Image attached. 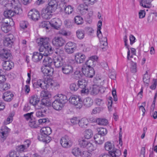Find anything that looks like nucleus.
Returning a JSON list of instances; mask_svg holds the SVG:
<instances>
[{
    "label": "nucleus",
    "mask_w": 157,
    "mask_h": 157,
    "mask_svg": "<svg viewBox=\"0 0 157 157\" xmlns=\"http://www.w3.org/2000/svg\"><path fill=\"white\" fill-rule=\"evenodd\" d=\"M49 42V38L48 37H41L37 39V42L40 46L39 51L40 52H44L45 55H49L52 53L53 49Z\"/></svg>",
    "instance_id": "1"
},
{
    "label": "nucleus",
    "mask_w": 157,
    "mask_h": 157,
    "mask_svg": "<svg viewBox=\"0 0 157 157\" xmlns=\"http://www.w3.org/2000/svg\"><path fill=\"white\" fill-rule=\"evenodd\" d=\"M51 105V102L46 99L42 100L41 103L38 105H36V116L39 118L44 117L46 112L45 106H49Z\"/></svg>",
    "instance_id": "2"
},
{
    "label": "nucleus",
    "mask_w": 157,
    "mask_h": 157,
    "mask_svg": "<svg viewBox=\"0 0 157 157\" xmlns=\"http://www.w3.org/2000/svg\"><path fill=\"white\" fill-rule=\"evenodd\" d=\"M80 145L83 147H85L90 151H93L96 149V147H94L93 144L88 141L86 138H82L79 140Z\"/></svg>",
    "instance_id": "3"
},
{
    "label": "nucleus",
    "mask_w": 157,
    "mask_h": 157,
    "mask_svg": "<svg viewBox=\"0 0 157 157\" xmlns=\"http://www.w3.org/2000/svg\"><path fill=\"white\" fill-rule=\"evenodd\" d=\"M69 102L74 105L77 109H80L82 106V101L80 98L76 95H73L69 99Z\"/></svg>",
    "instance_id": "4"
},
{
    "label": "nucleus",
    "mask_w": 157,
    "mask_h": 157,
    "mask_svg": "<svg viewBox=\"0 0 157 157\" xmlns=\"http://www.w3.org/2000/svg\"><path fill=\"white\" fill-rule=\"evenodd\" d=\"M15 38L14 36L12 34H9L4 38L3 44L4 46L11 48L13 45Z\"/></svg>",
    "instance_id": "5"
},
{
    "label": "nucleus",
    "mask_w": 157,
    "mask_h": 157,
    "mask_svg": "<svg viewBox=\"0 0 157 157\" xmlns=\"http://www.w3.org/2000/svg\"><path fill=\"white\" fill-rule=\"evenodd\" d=\"M60 144L64 148H69L72 145V141L71 139L67 136L62 137L60 140Z\"/></svg>",
    "instance_id": "6"
},
{
    "label": "nucleus",
    "mask_w": 157,
    "mask_h": 157,
    "mask_svg": "<svg viewBox=\"0 0 157 157\" xmlns=\"http://www.w3.org/2000/svg\"><path fill=\"white\" fill-rule=\"evenodd\" d=\"M82 71L84 75L89 78H92L95 74L93 67L88 68L83 66L82 68Z\"/></svg>",
    "instance_id": "7"
},
{
    "label": "nucleus",
    "mask_w": 157,
    "mask_h": 157,
    "mask_svg": "<svg viewBox=\"0 0 157 157\" xmlns=\"http://www.w3.org/2000/svg\"><path fill=\"white\" fill-rule=\"evenodd\" d=\"M62 71L63 74L69 75L73 72V68L71 64L65 63L62 66Z\"/></svg>",
    "instance_id": "8"
},
{
    "label": "nucleus",
    "mask_w": 157,
    "mask_h": 157,
    "mask_svg": "<svg viewBox=\"0 0 157 157\" xmlns=\"http://www.w3.org/2000/svg\"><path fill=\"white\" fill-rule=\"evenodd\" d=\"M12 4L13 7L12 8V10L15 14H18L22 12L21 4L19 0H14L13 2H12Z\"/></svg>",
    "instance_id": "9"
},
{
    "label": "nucleus",
    "mask_w": 157,
    "mask_h": 157,
    "mask_svg": "<svg viewBox=\"0 0 157 157\" xmlns=\"http://www.w3.org/2000/svg\"><path fill=\"white\" fill-rule=\"evenodd\" d=\"M76 46L75 43L71 42L67 43L65 46V52L68 54L73 53L76 49Z\"/></svg>",
    "instance_id": "10"
},
{
    "label": "nucleus",
    "mask_w": 157,
    "mask_h": 157,
    "mask_svg": "<svg viewBox=\"0 0 157 157\" xmlns=\"http://www.w3.org/2000/svg\"><path fill=\"white\" fill-rule=\"evenodd\" d=\"M78 87L82 89L81 92L82 93L87 94L89 91L86 87L87 82L85 79H82L78 81Z\"/></svg>",
    "instance_id": "11"
},
{
    "label": "nucleus",
    "mask_w": 157,
    "mask_h": 157,
    "mask_svg": "<svg viewBox=\"0 0 157 157\" xmlns=\"http://www.w3.org/2000/svg\"><path fill=\"white\" fill-rule=\"evenodd\" d=\"M10 129L6 126H2L0 129V139L3 142L8 136Z\"/></svg>",
    "instance_id": "12"
},
{
    "label": "nucleus",
    "mask_w": 157,
    "mask_h": 157,
    "mask_svg": "<svg viewBox=\"0 0 157 157\" xmlns=\"http://www.w3.org/2000/svg\"><path fill=\"white\" fill-rule=\"evenodd\" d=\"M53 11L48 9L47 7L43 8L41 11V14L42 17L45 19H48L50 18L52 16V13Z\"/></svg>",
    "instance_id": "13"
},
{
    "label": "nucleus",
    "mask_w": 157,
    "mask_h": 157,
    "mask_svg": "<svg viewBox=\"0 0 157 157\" xmlns=\"http://www.w3.org/2000/svg\"><path fill=\"white\" fill-rule=\"evenodd\" d=\"M52 44L56 47H61L65 43V40L61 37H55L52 40Z\"/></svg>",
    "instance_id": "14"
},
{
    "label": "nucleus",
    "mask_w": 157,
    "mask_h": 157,
    "mask_svg": "<svg viewBox=\"0 0 157 157\" xmlns=\"http://www.w3.org/2000/svg\"><path fill=\"white\" fill-rule=\"evenodd\" d=\"M28 17L32 20L37 21L40 17V14L39 12L35 9L31 10L29 13Z\"/></svg>",
    "instance_id": "15"
},
{
    "label": "nucleus",
    "mask_w": 157,
    "mask_h": 157,
    "mask_svg": "<svg viewBox=\"0 0 157 157\" xmlns=\"http://www.w3.org/2000/svg\"><path fill=\"white\" fill-rule=\"evenodd\" d=\"M11 56L10 51L5 49L3 48L0 51V57L3 60L10 59Z\"/></svg>",
    "instance_id": "16"
},
{
    "label": "nucleus",
    "mask_w": 157,
    "mask_h": 157,
    "mask_svg": "<svg viewBox=\"0 0 157 157\" xmlns=\"http://www.w3.org/2000/svg\"><path fill=\"white\" fill-rule=\"evenodd\" d=\"M43 53L34 52L33 55L32 59L35 62H38L43 57V56H48L49 55L44 54V52Z\"/></svg>",
    "instance_id": "17"
},
{
    "label": "nucleus",
    "mask_w": 157,
    "mask_h": 157,
    "mask_svg": "<svg viewBox=\"0 0 157 157\" xmlns=\"http://www.w3.org/2000/svg\"><path fill=\"white\" fill-rule=\"evenodd\" d=\"M50 24L54 29H58L62 25V22L59 18H54L51 20Z\"/></svg>",
    "instance_id": "18"
},
{
    "label": "nucleus",
    "mask_w": 157,
    "mask_h": 157,
    "mask_svg": "<svg viewBox=\"0 0 157 157\" xmlns=\"http://www.w3.org/2000/svg\"><path fill=\"white\" fill-rule=\"evenodd\" d=\"M13 94L12 92L10 91H7L4 93L2 98L5 101H10L13 99Z\"/></svg>",
    "instance_id": "19"
},
{
    "label": "nucleus",
    "mask_w": 157,
    "mask_h": 157,
    "mask_svg": "<svg viewBox=\"0 0 157 157\" xmlns=\"http://www.w3.org/2000/svg\"><path fill=\"white\" fill-rule=\"evenodd\" d=\"M85 56L80 53H76L75 56V59L78 63H83L86 59Z\"/></svg>",
    "instance_id": "20"
},
{
    "label": "nucleus",
    "mask_w": 157,
    "mask_h": 157,
    "mask_svg": "<svg viewBox=\"0 0 157 157\" xmlns=\"http://www.w3.org/2000/svg\"><path fill=\"white\" fill-rule=\"evenodd\" d=\"M13 63L9 60L5 61L3 63V68L6 70H10L13 67Z\"/></svg>",
    "instance_id": "21"
},
{
    "label": "nucleus",
    "mask_w": 157,
    "mask_h": 157,
    "mask_svg": "<svg viewBox=\"0 0 157 157\" xmlns=\"http://www.w3.org/2000/svg\"><path fill=\"white\" fill-rule=\"evenodd\" d=\"M42 63L44 66L51 67L52 63L53 62V60L51 58L48 57V56H44Z\"/></svg>",
    "instance_id": "22"
},
{
    "label": "nucleus",
    "mask_w": 157,
    "mask_h": 157,
    "mask_svg": "<svg viewBox=\"0 0 157 157\" xmlns=\"http://www.w3.org/2000/svg\"><path fill=\"white\" fill-rule=\"evenodd\" d=\"M52 104L53 108L57 110H61L63 106V105L57 99H56L53 102Z\"/></svg>",
    "instance_id": "23"
},
{
    "label": "nucleus",
    "mask_w": 157,
    "mask_h": 157,
    "mask_svg": "<svg viewBox=\"0 0 157 157\" xmlns=\"http://www.w3.org/2000/svg\"><path fill=\"white\" fill-rule=\"evenodd\" d=\"M50 78L45 79L44 80H41V85L40 88L44 90L49 89Z\"/></svg>",
    "instance_id": "24"
},
{
    "label": "nucleus",
    "mask_w": 157,
    "mask_h": 157,
    "mask_svg": "<svg viewBox=\"0 0 157 157\" xmlns=\"http://www.w3.org/2000/svg\"><path fill=\"white\" fill-rule=\"evenodd\" d=\"M79 126L81 128H86L89 122L88 120L85 118H83L79 120L78 122Z\"/></svg>",
    "instance_id": "25"
},
{
    "label": "nucleus",
    "mask_w": 157,
    "mask_h": 157,
    "mask_svg": "<svg viewBox=\"0 0 157 157\" xmlns=\"http://www.w3.org/2000/svg\"><path fill=\"white\" fill-rule=\"evenodd\" d=\"M57 6V2L55 0H50L48 3V6L47 7L54 11Z\"/></svg>",
    "instance_id": "26"
},
{
    "label": "nucleus",
    "mask_w": 157,
    "mask_h": 157,
    "mask_svg": "<svg viewBox=\"0 0 157 157\" xmlns=\"http://www.w3.org/2000/svg\"><path fill=\"white\" fill-rule=\"evenodd\" d=\"M52 60L56 68H59L63 65L62 62L61 61L59 57H56Z\"/></svg>",
    "instance_id": "27"
},
{
    "label": "nucleus",
    "mask_w": 157,
    "mask_h": 157,
    "mask_svg": "<svg viewBox=\"0 0 157 157\" xmlns=\"http://www.w3.org/2000/svg\"><path fill=\"white\" fill-rule=\"evenodd\" d=\"M39 101V98H38L37 96L36 95H33L30 97L29 103L32 105L35 106V107L36 105H39V104H38Z\"/></svg>",
    "instance_id": "28"
},
{
    "label": "nucleus",
    "mask_w": 157,
    "mask_h": 157,
    "mask_svg": "<svg viewBox=\"0 0 157 157\" xmlns=\"http://www.w3.org/2000/svg\"><path fill=\"white\" fill-rule=\"evenodd\" d=\"M94 139L96 143L99 144H102L104 141V137L100 136L99 134H96L94 136Z\"/></svg>",
    "instance_id": "29"
},
{
    "label": "nucleus",
    "mask_w": 157,
    "mask_h": 157,
    "mask_svg": "<svg viewBox=\"0 0 157 157\" xmlns=\"http://www.w3.org/2000/svg\"><path fill=\"white\" fill-rule=\"evenodd\" d=\"M11 26L9 25L8 22L3 23L1 26V30L5 33H7L10 30Z\"/></svg>",
    "instance_id": "30"
},
{
    "label": "nucleus",
    "mask_w": 157,
    "mask_h": 157,
    "mask_svg": "<svg viewBox=\"0 0 157 157\" xmlns=\"http://www.w3.org/2000/svg\"><path fill=\"white\" fill-rule=\"evenodd\" d=\"M10 85L7 83L2 82L0 83V91H3L7 90L10 88Z\"/></svg>",
    "instance_id": "31"
},
{
    "label": "nucleus",
    "mask_w": 157,
    "mask_h": 157,
    "mask_svg": "<svg viewBox=\"0 0 157 157\" xmlns=\"http://www.w3.org/2000/svg\"><path fill=\"white\" fill-rule=\"evenodd\" d=\"M93 101L89 97H88L84 99L83 103L84 106L86 107H89L92 105Z\"/></svg>",
    "instance_id": "32"
},
{
    "label": "nucleus",
    "mask_w": 157,
    "mask_h": 157,
    "mask_svg": "<svg viewBox=\"0 0 157 157\" xmlns=\"http://www.w3.org/2000/svg\"><path fill=\"white\" fill-rule=\"evenodd\" d=\"M57 99L63 105L67 101V96L62 94H59Z\"/></svg>",
    "instance_id": "33"
},
{
    "label": "nucleus",
    "mask_w": 157,
    "mask_h": 157,
    "mask_svg": "<svg viewBox=\"0 0 157 157\" xmlns=\"http://www.w3.org/2000/svg\"><path fill=\"white\" fill-rule=\"evenodd\" d=\"M140 5L141 6L146 8L150 7V3L151 1V0H139Z\"/></svg>",
    "instance_id": "34"
},
{
    "label": "nucleus",
    "mask_w": 157,
    "mask_h": 157,
    "mask_svg": "<svg viewBox=\"0 0 157 157\" xmlns=\"http://www.w3.org/2000/svg\"><path fill=\"white\" fill-rule=\"evenodd\" d=\"M41 133L45 135H49L52 133V129L49 127H43L41 129Z\"/></svg>",
    "instance_id": "35"
},
{
    "label": "nucleus",
    "mask_w": 157,
    "mask_h": 157,
    "mask_svg": "<svg viewBox=\"0 0 157 157\" xmlns=\"http://www.w3.org/2000/svg\"><path fill=\"white\" fill-rule=\"evenodd\" d=\"M96 123L101 125H106L108 124L107 120L105 118H99L96 119Z\"/></svg>",
    "instance_id": "36"
},
{
    "label": "nucleus",
    "mask_w": 157,
    "mask_h": 157,
    "mask_svg": "<svg viewBox=\"0 0 157 157\" xmlns=\"http://www.w3.org/2000/svg\"><path fill=\"white\" fill-rule=\"evenodd\" d=\"M98 133L97 134H99L100 136L104 137L107 133V131L105 128L100 127L97 129Z\"/></svg>",
    "instance_id": "37"
},
{
    "label": "nucleus",
    "mask_w": 157,
    "mask_h": 157,
    "mask_svg": "<svg viewBox=\"0 0 157 157\" xmlns=\"http://www.w3.org/2000/svg\"><path fill=\"white\" fill-rule=\"evenodd\" d=\"M109 153L112 157L119 156L121 155L120 151L118 149H116L115 150L113 149L111 151H110Z\"/></svg>",
    "instance_id": "38"
},
{
    "label": "nucleus",
    "mask_w": 157,
    "mask_h": 157,
    "mask_svg": "<svg viewBox=\"0 0 157 157\" xmlns=\"http://www.w3.org/2000/svg\"><path fill=\"white\" fill-rule=\"evenodd\" d=\"M93 136V132L92 130L89 129L85 131L84 133V137L85 138L89 139L91 138Z\"/></svg>",
    "instance_id": "39"
},
{
    "label": "nucleus",
    "mask_w": 157,
    "mask_h": 157,
    "mask_svg": "<svg viewBox=\"0 0 157 157\" xmlns=\"http://www.w3.org/2000/svg\"><path fill=\"white\" fill-rule=\"evenodd\" d=\"M96 63V61H94L92 59H89L86 61L85 64L84 66H85V67L88 68L93 67L94 66Z\"/></svg>",
    "instance_id": "40"
},
{
    "label": "nucleus",
    "mask_w": 157,
    "mask_h": 157,
    "mask_svg": "<svg viewBox=\"0 0 157 157\" xmlns=\"http://www.w3.org/2000/svg\"><path fill=\"white\" fill-rule=\"evenodd\" d=\"M63 6L65 13L67 14L71 13L73 10V7L70 5L67 6L66 5H65V6Z\"/></svg>",
    "instance_id": "41"
},
{
    "label": "nucleus",
    "mask_w": 157,
    "mask_h": 157,
    "mask_svg": "<svg viewBox=\"0 0 157 157\" xmlns=\"http://www.w3.org/2000/svg\"><path fill=\"white\" fill-rule=\"evenodd\" d=\"M4 15L6 18H11L15 14L12 10H7L4 12Z\"/></svg>",
    "instance_id": "42"
},
{
    "label": "nucleus",
    "mask_w": 157,
    "mask_h": 157,
    "mask_svg": "<svg viewBox=\"0 0 157 157\" xmlns=\"http://www.w3.org/2000/svg\"><path fill=\"white\" fill-rule=\"evenodd\" d=\"M29 125L31 128H36L38 127L37 123L34 119H31L29 122Z\"/></svg>",
    "instance_id": "43"
},
{
    "label": "nucleus",
    "mask_w": 157,
    "mask_h": 157,
    "mask_svg": "<svg viewBox=\"0 0 157 157\" xmlns=\"http://www.w3.org/2000/svg\"><path fill=\"white\" fill-rule=\"evenodd\" d=\"M49 81H50V82H49V89L52 87L55 88V89H58L59 87V84L58 83L54 82L51 78H50Z\"/></svg>",
    "instance_id": "44"
},
{
    "label": "nucleus",
    "mask_w": 157,
    "mask_h": 157,
    "mask_svg": "<svg viewBox=\"0 0 157 157\" xmlns=\"http://www.w3.org/2000/svg\"><path fill=\"white\" fill-rule=\"evenodd\" d=\"M72 153L77 156L81 155V151L78 147H76L72 150Z\"/></svg>",
    "instance_id": "45"
},
{
    "label": "nucleus",
    "mask_w": 157,
    "mask_h": 157,
    "mask_svg": "<svg viewBox=\"0 0 157 157\" xmlns=\"http://www.w3.org/2000/svg\"><path fill=\"white\" fill-rule=\"evenodd\" d=\"M76 36L78 39H82L84 36V31L80 29L78 30L76 32Z\"/></svg>",
    "instance_id": "46"
},
{
    "label": "nucleus",
    "mask_w": 157,
    "mask_h": 157,
    "mask_svg": "<svg viewBox=\"0 0 157 157\" xmlns=\"http://www.w3.org/2000/svg\"><path fill=\"white\" fill-rule=\"evenodd\" d=\"M74 20L77 25L82 24L83 23V19L82 17L79 16H77L74 18Z\"/></svg>",
    "instance_id": "47"
},
{
    "label": "nucleus",
    "mask_w": 157,
    "mask_h": 157,
    "mask_svg": "<svg viewBox=\"0 0 157 157\" xmlns=\"http://www.w3.org/2000/svg\"><path fill=\"white\" fill-rule=\"evenodd\" d=\"M78 10L80 13L83 15L87 12L88 9L87 8L84 7L83 5H81L79 7Z\"/></svg>",
    "instance_id": "48"
},
{
    "label": "nucleus",
    "mask_w": 157,
    "mask_h": 157,
    "mask_svg": "<svg viewBox=\"0 0 157 157\" xmlns=\"http://www.w3.org/2000/svg\"><path fill=\"white\" fill-rule=\"evenodd\" d=\"M40 96L44 98H47L50 97L51 95L48 91L43 90L40 93Z\"/></svg>",
    "instance_id": "49"
},
{
    "label": "nucleus",
    "mask_w": 157,
    "mask_h": 157,
    "mask_svg": "<svg viewBox=\"0 0 157 157\" xmlns=\"http://www.w3.org/2000/svg\"><path fill=\"white\" fill-rule=\"evenodd\" d=\"M16 148L17 151L20 152L26 151L27 149L22 144L17 146Z\"/></svg>",
    "instance_id": "50"
},
{
    "label": "nucleus",
    "mask_w": 157,
    "mask_h": 157,
    "mask_svg": "<svg viewBox=\"0 0 157 157\" xmlns=\"http://www.w3.org/2000/svg\"><path fill=\"white\" fill-rule=\"evenodd\" d=\"M105 147L106 150L109 151V150L110 151L111 150H113V146L112 145L110 142H108L105 144Z\"/></svg>",
    "instance_id": "51"
},
{
    "label": "nucleus",
    "mask_w": 157,
    "mask_h": 157,
    "mask_svg": "<svg viewBox=\"0 0 157 157\" xmlns=\"http://www.w3.org/2000/svg\"><path fill=\"white\" fill-rule=\"evenodd\" d=\"M150 78L148 76V72L147 71H146V73L144 74L143 77V80L144 82L147 84H148L149 82Z\"/></svg>",
    "instance_id": "52"
},
{
    "label": "nucleus",
    "mask_w": 157,
    "mask_h": 157,
    "mask_svg": "<svg viewBox=\"0 0 157 157\" xmlns=\"http://www.w3.org/2000/svg\"><path fill=\"white\" fill-rule=\"evenodd\" d=\"M10 157H20L19 153L14 151H11L9 153Z\"/></svg>",
    "instance_id": "53"
},
{
    "label": "nucleus",
    "mask_w": 157,
    "mask_h": 157,
    "mask_svg": "<svg viewBox=\"0 0 157 157\" xmlns=\"http://www.w3.org/2000/svg\"><path fill=\"white\" fill-rule=\"evenodd\" d=\"M41 85V79H39L33 83V86L34 89L40 88Z\"/></svg>",
    "instance_id": "54"
},
{
    "label": "nucleus",
    "mask_w": 157,
    "mask_h": 157,
    "mask_svg": "<svg viewBox=\"0 0 157 157\" xmlns=\"http://www.w3.org/2000/svg\"><path fill=\"white\" fill-rule=\"evenodd\" d=\"M107 40V39L106 37H104L100 39V41L101 45L105 47L107 46L108 43Z\"/></svg>",
    "instance_id": "55"
},
{
    "label": "nucleus",
    "mask_w": 157,
    "mask_h": 157,
    "mask_svg": "<svg viewBox=\"0 0 157 157\" xmlns=\"http://www.w3.org/2000/svg\"><path fill=\"white\" fill-rule=\"evenodd\" d=\"M78 86L76 84L72 83L71 84L70 86V88L71 90L72 91H75L77 90L78 88Z\"/></svg>",
    "instance_id": "56"
},
{
    "label": "nucleus",
    "mask_w": 157,
    "mask_h": 157,
    "mask_svg": "<svg viewBox=\"0 0 157 157\" xmlns=\"http://www.w3.org/2000/svg\"><path fill=\"white\" fill-rule=\"evenodd\" d=\"M4 7L6 8V10H12V8L13 7V4H12V1L11 3H8V2L4 5Z\"/></svg>",
    "instance_id": "57"
},
{
    "label": "nucleus",
    "mask_w": 157,
    "mask_h": 157,
    "mask_svg": "<svg viewBox=\"0 0 157 157\" xmlns=\"http://www.w3.org/2000/svg\"><path fill=\"white\" fill-rule=\"evenodd\" d=\"M102 110V109L100 107H96L92 110V114H96L100 112Z\"/></svg>",
    "instance_id": "58"
},
{
    "label": "nucleus",
    "mask_w": 157,
    "mask_h": 157,
    "mask_svg": "<svg viewBox=\"0 0 157 157\" xmlns=\"http://www.w3.org/2000/svg\"><path fill=\"white\" fill-rule=\"evenodd\" d=\"M28 23L27 21H22L20 23V27L23 29L27 28Z\"/></svg>",
    "instance_id": "59"
},
{
    "label": "nucleus",
    "mask_w": 157,
    "mask_h": 157,
    "mask_svg": "<svg viewBox=\"0 0 157 157\" xmlns=\"http://www.w3.org/2000/svg\"><path fill=\"white\" fill-rule=\"evenodd\" d=\"M97 2V0H84V2L86 5L93 4Z\"/></svg>",
    "instance_id": "60"
},
{
    "label": "nucleus",
    "mask_w": 157,
    "mask_h": 157,
    "mask_svg": "<svg viewBox=\"0 0 157 157\" xmlns=\"http://www.w3.org/2000/svg\"><path fill=\"white\" fill-rule=\"evenodd\" d=\"M131 71L133 73H135L136 72V63L132 62L131 64Z\"/></svg>",
    "instance_id": "61"
},
{
    "label": "nucleus",
    "mask_w": 157,
    "mask_h": 157,
    "mask_svg": "<svg viewBox=\"0 0 157 157\" xmlns=\"http://www.w3.org/2000/svg\"><path fill=\"white\" fill-rule=\"evenodd\" d=\"M45 135L42 134V133H41V134L38 136V138L40 141L44 142L45 140Z\"/></svg>",
    "instance_id": "62"
},
{
    "label": "nucleus",
    "mask_w": 157,
    "mask_h": 157,
    "mask_svg": "<svg viewBox=\"0 0 157 157\" xmlns=\"http://www.w3.org/2000/svg\"><path fill=\"white\" fill-rule=\"evenodd\" d=\"M38 121L40 124H43L46 123H48L49 120L48 118H42L39 119Z\"/></svg>",
    "instance_id": "63"
},
{
    "label": "nucleus",
    "mask_w": 157,
    "mask_h": 157,
    "mask_svg": "<svg viewBox=\"0 0 157 157\" xmlns=\"http://www.w3.org/2000/svg\"><path fill=\"white\" fill-rule=\"evenodd\" d=\"M64 24L65 27L67 28H70L71 26V21L69 20H66L64 21Z\"/></svg>",
    "instance_id": "64"
}]
</instances>
